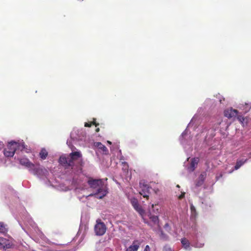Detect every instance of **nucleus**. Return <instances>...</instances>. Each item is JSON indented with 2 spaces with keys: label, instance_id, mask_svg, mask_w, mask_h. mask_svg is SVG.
Wrapping results in <instances>:
<instances>
[{
  "label": "nucleus",
  "instance_id": "obj_1",
  "mask_svg": "<svg viewBox=\"0 0 251 251\" xmlns=\"http://www.w3.org/2000/svg\"><path fill=\"white\" fill-rule=\"evenodd\" d=\"M87 183L90 188L98 189L97 192L91 194L89 196H95L96 198L101 199L106 195L107 191L103 188V182L102 179L90 177Z\"/></svg>",
  "mask_w": 251,
  "mask_h": 251
},
{
  "label": "nucleus",
  "instance_id": "obj_2",
  "mask_svg": "<svg viewBox=\"0 0 251 251\" xmlns=\"http://www.w3.org/2000/svg\"><path fill=\"white\" fill-rule=\"evenodd\" d=\"M81 157L79 152H72L67 156L62 155L59 159V162L65 168L71 167L73 168L75 166V161L78 160Z\"/></svg>",
  "mask_w": 251,
  "mask_h": 251
},
{
  "label": "nucleus",
  "instance_id": "obj_3",
  "mask_svg": "<svg viewBox=\"0 0 251 251\" xmlns=\"http://www.w3.org/2000/svg\"><path fill=\"white\" fill-rule=\"evenodd\" d=\"M16 142L11 141L8 143L7 148L4 150V154L6 157H12L16 151Z\"/></svg>",
  "mask_w": 251,
  "mask_h": 251
},
{
  "label": "nucleus",
  "instance_id": "obj_4",
  "mask_svg": "<svg viewBox=\"0 0 251 251\" xmlns=\"http://www.w3.org/2000/svg\"><path fill=\"white\" fill-rule=\"evenodd\" d=\"M106 227L103 223L97 222L95 226V231L97 235H102L106 231Z\"/></svg>",
  "mask_w": 251,
  "mask_h": 251
},
{
  "label": "nucleus",
  "instance_id": "obj_5",
  "mask_svg": "<svg viewBox=\"0 0 251 251\" xmlns=\"http://www.w3.org/2000/svg\"><path fill=\"white\" fill-rule=\"evenodd\" d=\"M12 246V243L11 242L3 237H0V249L6 250L10 249Z\"/></svg>",
  "mask_w": 251,
  "mask_h": 251
},
{
  "label": "nucleus",
  "instance_id": "obj_6",
  "mask_svg": "<svg viewBox=\"0 0 251 251\" xmlns=\"http://www.w3.org/2000/svg\"><path fill=\"white\" fill-rule=\"evenodd\" d=\"M131 203L134 208L141 215H143L145 213L144 210L142 207L139 204L138 200L136 199L133 198L131 200Z\"/></svg>",
  "mask_w": 251,
  "mask_h": 251
},
{
  "label": "nucleus",
  "instance_id": "obj_7",
  "mask_svg": "<svg viewBox=\"0 0 251 251\" xmlns=\"http://www.w3.org/2000/svg\"><path fill=\"white\" fill-rule=\"evenodd\" d=\"M238 113V112L237 110L230 108L225 110L224 115L225 117L230 119L237 117Z\"/></svg>",
  "mask_w": 251,
  "mask_h": 251
},
{
  "label": "nucleus",
  "instance_id": "obj_8",
  "mask_svg": "<svg viewBox=\"0 0 251 251\" xmlns=\"http://www.w3.org/2000/svg\"><path fill=\"white\" fill-rule=\"evenodd\" d=\"M21 165L25 166L29 169H33L34 167V164L31 163L27 158H21L19 159Z\"/></svg>",
  "mask_w": 251,
  "mask_h": 251
},
{
  "label": "nucleus",
  "instance_id": "obj_9",
  "mask_svg": "<svg viewBox=\"0 0 251 251\" xmlns=\"http://www.w3.org/2000/svg\"><path fill=\"white\" fill-rule=\"evenodd\" d=\"M206 177V172H202L199 176V178L196 181V186L197 187H199L201 186Z\"/></svg>",
  "mask_w": 251,
  "mask_h": 251
},
{
  "label": "nucleus",
  "instance_id": "obj_10",
  "mask_svg": "<svg viewBox=\"0 0 251 251\" xmlns=\"http://www.w3.org/2000/svg\"><path fill=\"white\" fill-rule=\"evenodd\" d=\"M141 242L138 240H134L132 244L126 250V251H137Z\"/></svg>",
  "mask_w": 251,
  "mask_h": 251
},
{
  "label": "nucleus",
  "instance_id": "obj_11",
  "mask_svg": "<svg viewBox=\"0 0 251 251\" xmlns=\"http://www.w3.org/2000/svg\"><path fill=\"white\" fill-rule=\"evenodd\" d=\"M181 243L182 245L183 248L185 250H191L190 243L189 240L186 238H183L181 239Z\"/></svg>",
  "mask_w": 251,
  "mask_h": 251
},
{
  "label": "nucleus",
  "instance_id": "obj_12",
  "mask_svg": "<svg viewBox=\"0 0 251 251\" xmlns=\"http://www.w3.org/2000/svg\"><path fill=\"white\" fill-rule=\"evenodd\" d=\"M96 146L103 153H104L105 154H107L108 152V150L107 148L102 143L100 142H96Z\"/></svg>",
  "mask_w": 251,
  "mask_h": 251
},
{
  "label": "nucleus",
  "instance_id": "obj_13",
  "mask_svg": "<svg viewBox=\"0 0 251 251\" xmlns=\"http://www.w3.org/2000/svg\"><path fill=\"white\" fill-rule=\"evenodd\" d=\"M151 187H149L148 189L143 188L142 189L141 191L139 192L140 194L147 200L149 199V194L150 193V190Z\"/></svg>",
  "mask_w": 251,
  "mask_h": 251
},
{
  "label": "nucleus",
  "instance_id": "obj_14",
  "mask_svg": "<svg viewBox=\"0 0 251 251\" xmlns=\"http://www.w3.org/2000/svg\"><path fill=\"white\" fill-rule=\"evenodd\" d=\"M199 160V159L198 158H194L192 159L190 167L192 171H194L196 168L198 163Z\"/></svg>",
  "mask_w": 251,
  "mask_h": 251
},
{
  "label": "nucleus",
  "instance_id": "obj_15",
  "mask_svg": "<svg viewBox=\"0 0 251 251\" xmlns=\"http://www.w3.org/2000/svg\"><path fill=\"white\" fill-rule=\"evenodd\" d=\"M48 155V152L45 149H42L39 153L40 157L43 159H45Z\"/></svg>",
  "mask_w": 251,
  "mask_h": 251
},
{
  "label": "nucleus",
  "instance_id": "obj_16",
  "mask_svg": "<svg viewBox=\"0 0 251 251\" xmlns=\"http://www.w3.org/2000/svg\"><path fill=\"white\" fill-rule=\"evenodd\" d=\"M15 148L17 150H20L21 151H22L24 150L25 148V145L24 142L22 143H18L16 142V146H15Z\"/></svg>",
  "mask_w": 251,
  "mask_h": 251
},
{
  "label": "nucleus",
  "instance_id": "obj_17",
  "mask_svg": "<svg viewBox=\"0 0 251 251\" xmlns=\"http://www.w3.org/2000/svg\"><path fill=\"white\" fill-rule=\"evenodd\" d=\"M246 160H245V161L242 160H237L236 165L234 167L235 170H238L241 166H242L245 163Z\"/></svg>",
  "mask_w": 251,
  "mask_h": 251
},
{
  "label": "nucleus",
  "instance_id": "obj_18",
  "mask_svg": "<svg viewBox=\"0 0 251 251\" xmlns=\"http://www.w3.org/2000/svg\"><path fill=\"white\" fill-rule=\"evenodd\" d=\"M139 186L142 189H148L149 187H150L148 184H146L145 181L144 180H141L140 181Z\"/></svg>",
  "mask_w": 251,
  "mask_h": 251
},
{
  "label": "nucleus",
  "instance_id": "obj_19",
  "mask_svg": "<svg viewBox=\"0 0 251 251\" xmlns=\"http://www.w3.org/2000/svg\"><path fill=\"white\" fill-rule=\"evenodd\" d=\"M151 221L154 224L158 225V218L157 216H151L150 218Z\"/></svg>",
  "mask_w": 251,
  "mask_h": 251
},
{
  "label": "nucleus",
  "instance_id": "obj_20",
  "mask_svg": "<svg viewBox=\"0 0 251 251\" xmlns=\"http://www.w3.org/2000/svg\"><path fill=\"white\" fill-rule=\"evenodd\" d=\"M7 231L3 224L0 223V232L5 233Z\"/></svg>",
  "mask_w": 251,
  "mask_h": 251
},
{
  "label": "nucleus",
  "instance_id": "obj_21",
  "mask_svg": "<svg viewBox=\"0 0 251 251\" xmlns=\"http://www.w3.org/2000/svg\"><path fill=\"white\" fill-rule=\"evenodd\" d=\"M122 166H123V170H124L125 171L128 170V165L126 162H122Z\"/></svg>",
  "mask_w": 251,
  "mask_h": 251
},
{
  "label": "nucleus",
  "instance_id": "obj_22",
  "mask_svg": "<svg viewBox=\"0 0 251 251\" xmlns=\"http://www.w3.org/2000/svg\"><path fill=\"white\" fill-rule=\"evenodd\" d=\"M245 105L246 106L245 112L248 111L250 108H251V103H245Z\"/></svg>",
  "mask_w": 251,
  "mask_h": 251
},
{
  "label": "nucleus",
  "instance_id": "obj_23",
  "mask_svg": "<svg viewBox=\"0 0 251 251\" xmlns=\"http://www.w3.org/2000/svg\"><path fill=\"white\" fill-rule=\"evenodd\" d=\"M190 209L192 213H195L196 212V209L195 206L192 204L190 205Z\"/></svg>",
  "mask_w": 251,
  "mask_h": 251
},
{
  "label": "nucleus",
  "instance_id": "obj_24",
  "mask_svg": "<svg viewBox=\"0 0 251 251\" xmlns=\"http://www.w3.org/2000/svg\"><path fill=\"white\" fill-rule=\"evenodd\" d=\"M237 119L241 122L242 123L244 121V118L241 115L237 116Z\"/></svg>",
  "mask_w": 251,
  "mask_h": 251
},
{
  "label": "nucleus",
  "instance_id": "obj_25",
  "mask_svg": "<svg viewBox=\"0 0 251 251\" xmlns=\"http://www.w3.org/2000/svg\"><path fill=\"white\" fill-rule=\"evenodd\" d=\"M185 192H181V194L178 196V199L179 200L183 199L185 197Z\"/></svg>",
  "mask_w": 251,
  "mask_h": 251
},
{
  "label": "nucleus",
  "instance_id": "obj_26",
  "mask_svg": "<svg viewBox=\"0 0 251 251\" xmlns=\"http://www.w3.org/2000/svg\"><path fill=\"white\" fill-rule=\"evenodd\" d=\"M91 123H92V125H95L96 126H98L99 125V124L98 123H97L96 122V119H94L93 121L92 122H91Z\"/></svg>",
  "mask_w": 251,
  "mask_h": 251
},
{
  "label": "nucleus",
  "instance_id": "obj_27",
  "mask_svg": "<svg viewBox=\"0 0 251 251\" xmlns=\"http://www.w3.org/2000/svg\"><path fill=\"white\" fill-rule=\"evenodd\" d=\"M92 125L91 122L85 123L84 125L85 127H91Z\"/></svg>",
  "mask_w": 251,
  "mask_h": 251
},
{
  "label": "nucleus",
  "instance_id": "obj_28",
  "mask_svg": "<svg viewBox=\"0 0 251 251\" xmlns=\"http://www.w3.org/2000/svg\"><path fill=\"white\" fill-rule=\"evenodd\" d=\"M144 251H150V248L149 245H146Z\"/></svg>",
  "mask_w": 251,
  "mask_h": 251
},
{
  "label": "nucleus",
  "instance_id": "obj_29",
  "mask_svg": "<svg viewBox=\"0 0 251 251\" xmlns=\"http://www.w3.org/2000/svg\"><path fill=\"white\" fill-rule=\"evenodd\" d=\"M163 251H172V250L171 248L165 247L163 249Z\"/></svg>",
  "mask_w": 251,
  "mask_h": 251
},
{
  "label": "nucleus",
  "instance_id": "obj_30",
  "mask_svg": "<svg viewBox=\"0 0 251 251\" xmlns=\"http://www.w3.org/2000/svg\"><path fill=\"white\" fill-rule=\"evenodd\" d=\"M99 131H100V128H97L96 129V132H99Z\"/></svg>",
  "mask_w": 251,
  "mask_h": 251
},
{
  "label": "nucleus",
  "instance_id": "obj_31",
  "mask_svg": "<svg viewBox=\"0 0 251 251\" xmlns=\"http://www.w3.org/2000/svg\"><path fill=\"white\" fill-rule=\"evenodd\" d=\"M151 207H152V208L153 209L154 208V205L153 204H152L151 205ZM153 210H154V209H153Z\"/></svg>",
  "mask_w": 251,
  "mask_h": 251
},
{
  "label": "nucleus",
  "instance_id": "obj_32",
  "mask_svg": "<svg viewBox=\"0 0 251 251\" xmlns=\"http://www.w3.org/2000/svg\"><path fill=\"white\" fill-rule=\"evenodd\" d=\"M107 143L109 144H111V142L110 141H108Z\"/></svg>",
  "mask_w": 251,
  "mask_h": 251
},
{
  "label": "nucleus",
  "instance_id": "obj_33",
  "mask_svg": "<svg viewBox=\"0 0 251 251\" xmlns=\"http://www.w3.org/2000/svg\"><path fill=\"white\" fill-rule=\"evenodd\" d=\"M222 176H223V175H222V174H220V175H219V177H222Z\"/></svg>",
  "mask_w": 251,
  "mask_h": 251
},
{
  "label": "nucleus",
  "instance_id": "obj_34",
  "mask_svg": "<svg viewBox=\"0 0 251 251\" xmlns=\"http://www.w3.org/2000/svg\"><path fill=\"white\" fill-rule=\"evenodd\" d=\"M176 187H178V188H179V187H180V186H179V185H176Z\"/></svg>",
  "mask_w": 251,
  "mask_h": 251
}]
</instances>
